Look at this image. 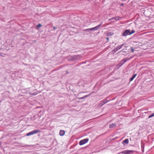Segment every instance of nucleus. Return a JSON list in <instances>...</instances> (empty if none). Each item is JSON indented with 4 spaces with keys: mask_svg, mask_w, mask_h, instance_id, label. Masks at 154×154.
Here are the masks:
<instances>
[{
    "mask_svg": "<svg viewBox=\"0 0 154 154\" xmlns=\"http://www.w3.org/2000/svg\"><path fill=\"white\" fill-rule=\"evenodd\" d=\"M40 132V131H39L38 130H33L31 132H29L28 133H27L26 134V136H28L32 135H33L35 134H36V133H39Z\"/></svg>",
    "mask_w": 154,
    "mask_h": 154,
    "instance_id": "obj_1",
    "label": "nucleus"
},
{
    "mask_svg": "<svg viewBox=\"0 0 154 154\" xmlns=\"http://www.w3.org/2000/svg\"><path fill=\"white\" fill-rule=\"evenodd\" d=\"M102 24V23H101L100 24L98 25V26L92 28H90V29H85L84 30V31H88L89 32L90 31H95L97 30L99 28H100V26L101 24Z\"/></svg>",
    "mask_w": 154,
    "mask_h": 154,
    "instance_id": "obj_2",
    "label": "nucleus"
},
{
    "mask_svg": "<svg viewBox=\"0 0 154 154\" xmlns=\"http://www.w3.org/2000/svg\"><path fill=\"white\" fill-rule=\"evenodd\" d=\"M133 151L126 150L121 152L119 153V154H130L133 153Z\"/></svg>",
    "mask_w": 154,
    "mask_h": 154,
    "instance_id": "obj_3",
    "label": "nucleus"
},
{
    "mask_svg": "<svg viewBox=\"0 0 154 154\" xmlns=\"http://www.w3.org/2000/svg\"><path fill=\"white\" fill-rule=\"evenodd\" d=\"M88 141V139H85L84 140H81L79 143V144L81 145H82L86 143H87Z\"/></svg>",
    "mask_w": 154,
    "mask_h": 154,
    "instance_id": "obj_4",
    "label": "nucleus"
},
{
    "mask_svg": "<svg viewBox=\"0 0 154 154\" xmlns=\"http://www.w3.org/2000/svg\"><path fill=\"white\" fill-rule=\"evenodd\" d=\"M130 35V30L128 29L126 30L123 33V35L124 36Z\"/></svg>",
    "mask_w": 154,
    "mask_h": 154,
    "instance_id": "obj_5",
    "label": "nucleus"
},
{
    "mask_svg": "<svg viewBox=\"0 0 154 154\" xmlns=\"http://www.w3.org/2000/svg\"><path fill=\"white\" fill-rule=\"evenodd\" d=\"M108 102L106 99L104 100V101H102L99 104L98 106L99 107H101L105 103H106Z\"/></svg>",
    "mask_w": 154,
    "mask_h": 154,
    "instance_id": "obj_6",
    "label": "nucleus"
},
{
    "mask_svg": "<svg viewBox=\"0 0 154 154\" xmlns=\"http://www.w3.org/2000/svg\"><path fill=\"white\" fill-rule=\"evenodd\" d=\"M119 17H114L110 19L109 20H112L113 21H115L116 20H119Z\"/></svg>",
    "mask_w": 154,
    "mask_h": 154,
    "instance_id": "obj_7",
    "label": "nucleus"
},
{
    "mask_svg": "<svg viewBox=\"0 0 154 154\" xmlns=\"http://www.w3.org/2000/svg\"><path fill=\"white\" fill-rule=\"evenodd\" d=\"M65 133V131L64 130H60V131L59 134L61 136H63Z\"/></svg>",
    "mask_w": 154,
    "mask_h": 154,
    "instance_id": "obj_8",
    "label": "nucleus"
},
{
    "mask_svg": "<svg viewBox=\"0 0 154 154\" xmlns=\"http://www.w3.org/2000/svg\"><path fill=\"white\" fill-rule=\"evenodd\" d=\"M129 142L128 140V139H126L125 140L122 141V143L123 144L124 143L128 144Z\"/></svg>",
    "mask_w": 154,
    "mask_h": 154,
    "instance_id": "obj_9",
    "label": "nucleus"
},
{
    "mask_svg": "<svg viewBox=\"0 0 154 154\" xmlns=\"http://www.w3.org/2000/svg\"><path fill=\"white\" fill-rule=\"evenodd\" d=\"M116 124L115 123H112L109 125V127L110 128H113L116 126Z\"/></svg>",
    "mask_w": 154,
    "mask_h": 154,
    "instance_id": "obj_10",
    "label": "nucleus"
},
{
    "mask_svg": "<svg viewBox=\"0 0 154 154\" xmlns=\"http://www.w3.org/2000/svg\"><path fill=\"white\" fill-rule=\"evenodd\" d=\"M123 45V44H122V45H120L117 47L116 49L114 50H116V51H118V50L121 49L122 48V46Z\"/></svg>",
    "mask_w": 154,
    "mask_h": 154,
    "instance_id": "obj_11",
    "label": "nucleus"
},
{
    "mask_svg": "<svg viewBox=\"0 0 154 154\" xmlns=\"http://www.w3.org/2000/svg\"><path fill=\"white\" fill-rule=\"evenodd\" d=\"M137 75V74H135L130 79V81H132L136 77V76Z\"/></svg>",
    "mask_w": 154,
    "mask_h": 154,
    "instance_id": "obj_12",
    "label": "nucleus"
},
{
    "mask_svg": "<svg viewBox=\"0 0 154 154\" xmlns=\"http://www.w3.org/2000/svg\"><path fill=\"white\" fill-rule=\"evenodd\" d=\"M89 96V95H86L85 96H84V97H81L80 98V99H85V98L88 97Z\"/></svg>",
    "mask_w": 154,
    "mask_h": 154,
    "instance_id": "obj_13",
    "label": "nucleus"
},
{
    "mask_svg": "<svg viewBox=\"0 0 154 154\" xmlns=\"http://www.w3.org/2000/svg\"><path fill=\"white\" fill-rule=\"evenodd\" d=\"M154 116V113H152V114H151L150 115H149V116L148 118H151Z\"/></svg>",
    "mask_w": 154,
    "mask_h": 154,
    "instance_id": "obj_14",
    "label": "nucleus"
},
{
    "mask_svg": "<svg viewBox=\"0 0 154 154\" xmlns=\"http://www.w3.org/2000/svg\"><path fill=\"white\" fill-rule=\"evenodd\" d=\"M135 32V31L134 30H132L131 32L130 31V34L131 35V34H132L134 33Z\"/></svg>",
    "mask_w": 154,
    "mask_h": 154,
    "instance_id": "obj_15",
    "label": "nucleus"
},
{
    "mask_svg": "<svg viewBox=\"0 0 154 154\" xmlns=\"http://www.w3.org/2000/svg\"><path fill=\"white\" fill-rule=\"evenodd\" d=\"M42 26V25L41 24H39L37 26V27H39Z\"/></svg>",
    "mask_w": 154,
    "mask_h": 154,
    "instance_id": "obj_16",
    "label": "nucleus"
},
{
    "mask_svg": "<svg viewBox=\"0 0 154 154\" xmlns=\"http://www.w3.org/2000/svg\"><path fill=\"white\" fill-rule=\"evenodd\" d=\"M131 51L132 52H133L134 51V50L133 49V48L132 47L131 48Z\"/></svg>",
    "mask_w": 154,
    "mask_h": 154,
    "instance_id": "obj_17",
    "label": "nucleus"
},
{
    "mask_svg": "<svg viewBox=\"0 0 154 154\" xmlns=\"http://www.w3.org/2000/svg\"><path fill=\"white\" fill-rule=\"evenodd\" d=\"M124 61V62L121 65V66L122 65V64L124 63H125L126 61V60H123L122 61Z\"/></svg>",
    "mask_w": 154,
    "mask_h": 154,
    "instance_id": "obj_18",
    "label": "nucleus"
},
{
    "mask_svg": "<svg viewBox=\"0 0 154 154\" xmlns=\"http://www.w3.org/2000/svg\"><path fill=\"white\" fill-rule=\"evenodd\" d=\"M53 28H54V29H56V28L55 27V26H54L53 27Z\"/></svg>",
    "mask_w": 154,
    "mask_h": 154,
    "instance_id": "obj_19",
    "label": "nucleus"
},
{
    "mask_svg": "<svg viewBox=\"0 0 154 154\" xmlns=\"http://www.w3.org/2000/svg\"><path fill=\"white\" fill-rule=\"evenodd\" d=\"M106 39L107 40V41L109 40V38L108 37L106 38Z\"/></svg>",
    "mask_w": 154,
    "mask_h": 154,
    "instance_id": "obj_20",
    "label": "nucleus"
},
{
    "mask_svg": "<svg viewBox=\"0 0 154 154\" xmlns=\"http://www.w3.org/2000/svg\"><path fill=\"white\" fill-rule=\"evenodd\" d=\"M123 5V4H121V6H122Z\"/></svg>",
    "mask_w": 154,
    "mask_h": 154,
    "instance_id": "obj_21",
    "label": "nucleus"
},
{
    "mask_svg": "<svg viewBox=\"0 0 154 154\" xmlns=\"http://www.w3.org/2000/svg\"><path fill=\"white\" fill-rule=\"evenodd\" d=\"M32 95H35V94H32Z\"/></svg>",
    "mask_w": 154,
    "mask_h": 154,
    "instance_id": "obj_22",
    "label": "nucleus"
}]
</instances>
